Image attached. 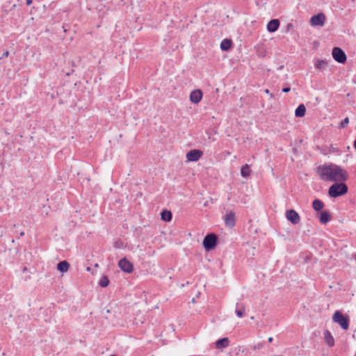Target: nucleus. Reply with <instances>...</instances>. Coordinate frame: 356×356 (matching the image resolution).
Returning a JSON list of instances; mask_svg holds the SVG:
<instances>
[{"instance_id": "obj_1", "label": "nucleus", "mask_w": 356, "mask_h": 356, "mask_svg": "<svg viewBox=\"0 0 356 356\" xmlns=\"http://www.w3.org/2000/svg\"><path fill=\"white\" fill-rule=\"evenodd\" d=\"M315 172L322 180L325 181L345 182L348 179L346 170L332 163L318 165Z\"/></svg>"}, {"instance_id": "obj_2", "label": "nucleus", "mask_w": 356, "mask_h": 356, "mask_svg": "<svg viewBox=\"0 0 356 356\" xmlns=\"http://www.w3.org/2000/svg\"><path fill=\"white\" fill-rule=\"evenodd\" d=\"M348 187L344 182H334L328 188V195L331 198H337L346 195Z\"/></svg>"}, {"instance_id": "obj_3", "label": "nucleus", "mask_w": 356, "mask_h": 356, "mask_svg": "<svg viewBox=\"0 0 356 356\" xmlns=\"http://www.w3.org/2000/svg\"><path fill=\"white\" fill-rule=\"evenodd\" d=\"M332 321L337 323L341 329L347 330L350 325V317L343 314L340 310H336L332 317Z\"/></svg>"}, {"instance_id": "obj_4", "label": "nucleus", "mask_w": 356, "mask_h": 356, "mask_svg": "<svg viewBox=\"0 0 356 356\" xmlns=\"http://www.w3.org/2000/svg\"><path fill=\"white\" fill-rule=\"evenodd\" d=\"M219 243L218 236L213 233H208L202 241V246L206 252L214 250Z\"/></svg>"}, {"instance_id": "obj_5", "label": "nucleus", "mask_w": 356, "mask_h": 356, "mask_svg": "<svg viewBox=\"0 0 356 356\" xmlns=\"http://www.w3.org/2000/svg\"><path fill=\"white\" fill-rule=\"evenodd\" d=\"M332 56L335 61L344 64L347 60L345 51L340 47H334L332 50Z\"/></svg>"}, {"instance_id": "obj_6", "label": "nucleus", "mask_w": 356, "mask_h": 356, "mask_svg": "<svg viewBox=\"0 0 356 356\" xmlns=\"http://www.w3.org/2000/svg\"><path fill=\"white\" fill-rule=\"evenodd\" d=\"M326 19L325 15L323 13H319L314 15L310 18V24L312 26H323Z\"/></svg>"}, {"instance_id": "obj_7", "label": "nucleus", "mask_w": 356, "mask_h": 356, "mask_svg": "<svg viewBox=\"0 0 356 356\" xmlns=\"http://www.w3.org/2000/svg\"><path fill=\"white\" fill-rule=\"evenodd\" d=\"M285 217L288 221L293 225H297L300 221V216L298 213L293 209L286 211Z\"/></svg>"}, {"instance_id": "obj_8", "label": "nucleus", "mask_w": 356, "mask_h": 356, "mask_svg": "<svg viewBox=\"0 0 356 356\" xmlns=\"http://www.w3.org/2000/svg\"><path fill=\"white\" fill-rule=\"evenodd\" d=\"M118 266L126 273H131L134 271L133 264L125 257L119 260Z\"/></svg>"}, {"instance_id": "obj_9", "label": "nucleus", "mask_w": 356, "mask_h": 356, "mask_svg": "<svg viewBox=\"0 0 356 356\" xmlns=\"http://www.w3.org/2000/svg\"><path fill=\"white\" fill-rule=\"evenodd\" d=\"M203 155V152L198 149H191L186 153V159L190 162L197 161Z\"/></svg>"}, {"instance_id": "obj_10", "label": "nucleus", "mask_w": 356, "mask_h": 356, "mask_svg": "<svg viewBox=\"0 0 356 356\" xmlns=\"http://www.w3.org/2000/svg\"><path fill=\"white\" fill-rule=\"evenodd\" d=\"M318 217L319 222L322 225H326L332 219V215L328 210H323V211L318 213Z\"/></svg>"}, {"instance_id": "obj_11", "label": "nucleus", "mask_w": 356, "mask_h": 356, "mask_svg": "<svg viewBox=\"0 0 356 356\" xmlns=\"http://www.w3.org/2000/svg\"><path fill=\"white\" fill-rule=\"evenodd\" d=\"M203 92L200 89L193 90L190 94V101L193 104H198L202 99Z\"/></svg>"}, {"instance_id": "obj_12", "label": "nucleus", "mask_w": 356, "mask_h": 356, "mask_svg": "<svg viewBox=\"0 0 356 356\" xmlns=\"http://www.w3.org/2000/svg\"><path fill=\"white\" fill-rule=\"evenodd\" d=\"M225 223L230 228L236 225L235 213L233 211H229L225 214Z\"/></svg>"}, {"instance_id": "obj_13", "label": "nucleus", "mask_w": 356, "mask_h": 356, "mask_svg": "<svg viewBox=\"0 0 356 356\" xmlns=\"http://www.w3.org/2000/svg\"><path fill=\"white\" fill-rule=\"evenodd\" d=\"M280 25V22L278 19H270L267 24V31L269 33H274L278 30Z\"/></svg>"}, {"instance_id": "obj_14", "label": "nucleus", "mask_w": 356, "mask_h": 356, "mask_svg": "<svg viewBox=\"0 0 356 356\" xmlns=\"http://www.w3.org/2000/svg\"><path fill=\"white\" fill-rule=\"evenodd\" d=\"M312 209L317 213H319L322 211H323V208L325 207V204L324 202L320 200V199H318V198H316L313 202H312Z\"/></svg>"}, {"instance_id": "obj_15", "label": "nucleus", "mask_w": 356, "mask_h": 356, "mask_svg": "<svg viewBox=\"0 0 356 356\" xmlns=\"http://www.w3.org/2000/svg\"><path fill=\"white\" fill-rule=\"evenodd\" d=\"M324 340L329 347L334 346V339L331 332L328 330H325L323 332Z\"/></svg>"}, {"instance_id": "obj_16", "label": "nucleus", "mask_w": 356, "mask_h": 356, "mask_svg": "<svg viewBox=\"0 0 356 356\" xmlns=\"http://www.w3.org/2000/svg\"><path fill=\"white\" fill-rule=\"evenodd\" d=\"M220 49L223 51H227L230 50L233 47V42L231 39L225 38L220 42Z\"/></svg>"}, {"instance_id": "obj_17", "label": "nucleus", "mask_w": 356, "mask_h": 356, "mask_svg": "<svg viewBox=\"0 0 356 356\" xmlns=\"http://www.w3.org/2000/svg\"><path fill=\"white\" fill-rule=\"evenodd\" d=\"M229 339L228 337H222L218 339L215 342L216 348L218 349H222L229 346Z\"/></svg>"}, {"instance_id": "obj_18", "label": "nucleus", "mask_w": 356, "mask_h": 356, "mask_svg": "<svg viewBox=\"0 0 356 356\" xmlns=\"http://www.w3.org/2000/svg\"><path fill=\"white\" fill-rule=\"evenodd\" d=\"M70 265L66 260L61 261L57 264V270L62 273H65L68 271Z\"/></svg>"}, {"instance_id": "obj_19", "label": "nucleus", "mask_w": 356, "mask_h": 356, "mask_svg": "<svg viewBox=\"0 0 356 356\" xmlns=\"http://www.w3.org/2000/svg\"><path fill=\"white\" fill-rule=\"evenodd\" d=\"M327 61L326 60H321L316 58L314 60V67L318 70H323L327 66Z\"/></svg>"}, {"instance_id": "obj_20", "label": "nucleus", "mask_w": 356, "mask_h": 356, "mask_svg": "<svg viewBox=\"0 0 356 356\" xmlns=\"http://www.w3.org/2000/svg\"><path fill=\"white\" fill-rule=\"evenodd\" d=\"M306 107L303 104H300L295 110V116L297 118H302L305 115Z\"/></svg>"}, {"instance_id": "obj_21", "label": "nucleus", "mask_w": 356, "mask_h": 356, "mask_svg": "<svg viewBox=\"0 0 356 356\" xmlns=\"http://www.w3.org/2000/svg\"><path fill=\"white\" fill-rule=\"evenodd\" d=\"M339 151L340 150L338 147H334V145H331L329 147H327V146L324 147L322 149L321 152L325 155H327L329 154L339 152Z\"/></svg>"}, {"instance_id": "obj_22", "label": "nucleus", "mask_w": 356, "mask_h": 356, "mask_svg": "<svg viewBox=\"0 0 356 356\" xmlns=\"http://www.w3.org/2000/svg\"><path fill=\"white\" fill-rule=\"evenodd\" d=\"M172 218V212L167 209H163L161 212V219L164 222H170Z\"/></svg>"}, {"instance_id": "obj_23", "label": "nucleus", "mask_w": 356, "mask_h": 356, "mask_svg": "<svg viewBox=\"0 0 356 356\" xmlns=\"http://www.w3.org/2000/svg\"><path fill=\"white\" fill-rule=\"evenodd\" d=\"M235 313L238 318H243L245 314V306L242 303L237 302Z\"/></svg>"}, {"instance_id": "obj_24", "label": "nucleus", "mask_w": 356, "mask_h": 356, "mask_svg": "<svg viewBox=\"0 0 356 356\" xmlns=\"http://www.w3.org/2000/svg\"><path fill=\"white\" fill-rule=\"evenodd\" d=\"M251 174L250 165L245 164L241 168V175L244 177H248Z\"/></svg>"}, {"instance_id": "obj_25", "label": "nucleus", "mask_w": 356, "mask_h": 356, "mask_svg": "<svg viewBox=\"0 0 356 356\" xmlns=\"http://www.w3.org/2000/svg\"><path fill=\"white\" fill-rule=\"evenodd\" d=\"M110 284V280L108 277L106 275H104L100 280H99L98 284L102 288L107 287Z\"/></svg>"}, {"instance_id": "obj_26", "label": "nucleus", "mask_w": 356, "mask_h": 356, "mask_svg": "<svg viewBox=\"0 0 356 356\" xmlns=\"http://www.w3.org/2000/svg\"><path fill=\"white\" fill-rule=\"evenodd\" d=\"M349 123V118L348 117L345 118L339 125V129H344Z\"/></svg>"}, {"instance_id": "obj_27", "label": "nucleus", "mask_w": 356, "mask_h": 356, "mask_svg": "<svg viewBox=\"0 0 356 356\" xmlns=\"http://www.w3.org/2000/svg\"><path fill=\"white\" fill-rule=\"evenodd\" d=\"M123 247V241L121 240V239H118L115 243H114V248H122Z\"/></svg>"}, {"instance_id": "obj_28", "label": "nucleus", "mask_w": 356, "mask_h": 356, "mask_svg": "<svg viewBox=\"0 0 356 356\" xmlns=\"http://www.w3.org/2000/svg\"><path fill=\"white\" fill-rule=\"evenodd\" d=\"M264 346V342L259 343L253 346L254 350H260Z\"/></svg>"}, {"instance_id": "obj_29", "label": "nucleus", "mask_w": 356, "mask_h": 356, "mask_svg": "<svg viewBox=\"0 0 356 356\" xmlns=\"http://www.w3.org/2000/svg\"><path fill=\"white\" fill-rule=\"evenodd\" d=\"M290 90H291L290 86L284 87L282 89V92H284V93L289 92Z\"/></svg>"}, {"instance_id": "obj_30", "label": "nucleus", "mask_w": 356, "mask_h": 356, "mask_svg": "<svg viewBox=\"0 0 356 356\" xmlns=\"http://www.w3.org/2000/svg\"><path fill=\"white\" fill-rule=\"evenodd\" d=\"M264 92L268 94V95H270V97L272 98V99H274L275 98V96L273 93H270V90L268 89H265L264 90Z\"/></svg>"}, {"instance_id": "obj_31", "label": "nucleus", "mask_w": 356, "mask_h": 356, "mask_svg": "<svg viewBox=\"0 0 356 356\" xmlns=\"http://www.w3.org/2000/svg\"><path fill=\"white\" fill-rule=\"evenodd\" d=\"M9 55V51H6L3 53L2 56L0 57V59H2L3 58H6V57H8Z\"/></svg>"}, {"instance_id": "obj_32", "label": "nucleus", "mask_w": 356, "mask_h": 356, "mask_svg": "<svg viewBox=\"0 0 356 356\" xmlns=\"http://www.w3.org/2000/svg\"><path fill=\"white\" fill-rule=\"evenodd\" d=\"M258 56L260 57H264L266 56L265 51H258Z\"/></svg>"}, {"instance_id": "obj_33", "label": "nucleus", "mask_w": 356, "mask_h": 356, "mask_svg": "<svg viewBox=\"0 0 356 356\" xmlns=\"http://www.w3.org/2000/svg\"><path fill=\"white\" fill-rule=\"evenodd\" d=\"M33 3V0H26V4L27 6H30V5H31V3Z\"/></svg>"}, {"instance_id": "obj_34", "label": "nucleus", "mask_w": 356, "mask_h": 356, "mask_svg": "<svg viewBox=\"0 0 356 356\" xmlns=\"http://www.w3.org/2000/svg\"><path fill=\"white\" fill-rule=\"evenodd\" d=\"M293 25L292 24H288L286 26L287 30H289V29L292 28Z\"/></svg>"}, {"instance_id": "obj_35", "label": "nucleus", "mask_w": 356, "mask_h": 356, "mask_svg": "<svg viewBox=\"0 0 356 356\" xmlns=\"http://www.w3.org/2000/svg\"><path fill=\"white\" fill-rule=\"evenodd\" d=\"M268 341L269 343H272L273 341V338L272 337H268Z\"/></svg>"}, {"instance_id": "obj_36", "label": "nucleus", "mask_w": 356, "mask_h": 356, "mask_svg": "<svg viewBox=\"0 0 356 356\" xmlns=\"http://www.w3.org/2000/svg\"><path fill=\"white\" fill-rule=\"evenodd\" d=\"M26 271H28V268H27V267H26V266H24V267H23V268H22V272H23V273H25V272H26Z\"/></svg>"}, {"instance_id": "obj_37", "label": "nucleus", "mask_w": 356, "mask_h": 356, "mask_svg": "<svg viewBox=\"0 0 356 356\" xmlns=\"http://www.w3.org/2000/svg\"><path fill=\"white\" fill-rule=\"evenodd\" d=\"M353 147L356 150V138L355 139V140L353 142Z\"/></svg>"}, {"instance_id": "obj_38", "label": "nucleus", "mask_w": 356, "mask_h": 356, "mask_svg": "<svg viewBox=\"0 0 356 356\" xmlns=\"http://www.w3.org/2000/svg\"><path fill=\"white\" fill-rule=\"evenodd\" d=\"M305 262H307V261L309 260V257L307 256V257H305Z\"/></svg>"}, {"instance_id": "obj_39", "label": "nucleus", "mask_w": 356, "mask_h": 356, "mask_svg": "<svg viewBox=\"0 0 356 356\" xmlns=\"http://www.w3.org/2000/svg\"><path fill=\"white\" fill-rule=\"evenodd\" d=\"M19 235H20V236H24V232H22L20 233V234H19Z\"/></svg>"}, {"instance_id": "obj_40", "label": "nucleus", "mask_w": 356, "mask_h": 356, "mask_svg": "<svg viewBox=\"0 0 356 356\" xmlns=\"http://www.w3.org/2000/svg\"><path fill=\"white\" fill-rule=\"evenodd\" d=\"M86 270H87L88 271H90V267H88Z\"/></svg>"}, {"instance_id": "obj_41", "label": "nucleus", "mask_w": 356, "mask_h": 356, "mask_svg": "<svg viewBox=\"0 0 356 356\" xmlns=\"http://www.w3.org/2000/svg\"><path fill=\"white\" fill-rule=\"evenodd\" d=\"M354 356H356V351H355V353Z\"/></svg>"}]
</instances>
